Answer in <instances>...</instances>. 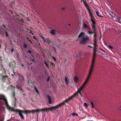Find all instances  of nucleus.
<instances>
[{
  "label": "nucleus",
  "instance_id": "nucleus-1",
  "mask_svg": "<svg viewBox=\"0 0 121 121\" xmlns=\"http://www.w3.org/2000/svg\"><path fill=\"white\" fill-rule=\"evenodd\" d=\"M4 104L6 107L9 110L11 111H16L19 113V115L22 119H24V118L22 113H24L27 114L31 112H33V110L30 111L25 110V111L21 110H17L15 111V110L11 108L9 105L5 97L3 95H0V104ZM0 121L1 120L0 119Z\"/></svg>",
  "mask_w": 121,
  "mask_h": 121
},
{
  "label": "nucleus",
  "instance_id": "nucleus-2",
  "mask_svg": "<svg viewBox=\"0 0 121 121\" xmlns=\"http://www.w3.org/2000/svg\"><path fill=\"white\" fill-rule=\"evenodd\" d=\"M87 82L85 81L84 82V83L80 87L79 89L77 87L78 91H81L84 89L86 85L87 84Z\"/></svg>",
  "mask_w": 121,
  "mask_h": 121
},
{
  "label": "nucleus",
  "instance_id": "nucleus-3",
  "mask_svg": "<svg viewBox=\"0 0 121 121\" xmlns=\"http://www.w3.org/2000/svg\"><path fill=\"white\" fill-rule=\"evenodd\" d=\"M77 94V92L75 93L74 95H72L71 97L68 99L65 100L64 102H62L61 104V105H64L65 104V103H67L68 101L69 100H70L72 99L73 97L75 96Z\"/></svg>",
  "mask_w": 121,
  "mask_h": 121
},
{
  "label": "nucleus",
  "instance_id": "nucleus-4",
  "mask_svg": "<svg viewBox=\"0 0 121 121\" xmlns=\"http://www.w3.org/2000/svg\"><path fill=\"white\" fill-rule=\"evenodd\" d=\"M93 71V70L90 69L89 74L87 77V78L86 79L85 81H86L87 82H88L89 79L91 77V75L92 74Z\"/></svg>",
  "mask_w": 121,
  "mask_h": 121
},
{
  "label": "nucleus",
  "instance_id": "nucleus-5",
  "mask_svg": "<svg viewBox=\"0 0 121 121\" xmlns=\"http://www.w3.org/2000/svg\"><path fill=\"white\" fill-rule=\"evenodd\" d=\"M47 109L45 108L44 109H38L36 110H33V112H43V111H47Z\"/></svg>",
  "mask_w": 121,
  "mask_h": 121
},
{
  "label": "nucleus",
  "instance_id": "nucleus-6",
  "mask_svg": "<svg viewBox=\"0 0 121 121\" xmlns=\"http://www.w3.org/2000/svg\"><path fill=\"white\" fill-rule=\"evenodd\" d=\"M59 105H57L56 106H54V107H52L50 108H46L47 109V110H50L51 111H52L54 109H58L59 108Z\"/></svg>",
  "mask_w": 121,
  "mask_h": 121
},
{
  "label": "nucleus",
  "instance_id": "nucleus-7",
  "mask_svg": "<svg viewBox=\"0 0 121 121\" xmlns=\"http://www.w3.org/2000/svg\"><path fill=\"white\" fill-rule=\"evenodd\" d=\"M92 28L94 30V36L95 38V40H96V30H97V28L95 26V25H93L92 26Z\"/></svg>",
  "mask_w": 121,
  "mask_h": 121
},
{
  "label": "nucleus",
  "instance_id": "nucleus-8",
  "mask_svg": "<svg viewBox=\"0 0 121 121\" xmlns=\"http://www.w3.org/2000/svg\"><path fill=\"white\" fill-rule=\"evenodd\" d=\"M57 31L54 29H52L50 31L51 34L53 36H55L57 34Z\"/></svg>",
  "mask_w": 121,
  "mask_h": 121
},
{
  "label": "nucleus",
  "instance_id": "nucleus-9",
  "mask_svg": "<svg viewBox=\"0 0 121 121\" xmlns=\"http://www.w3.org/2000/svg\"><path fill=\"white\" fill-rule=\"evenodd\" d=\"M88 40V39L87 38L85 37H83L82 38V40L80 42V43L84 44L86 43Z\"/></svg>",
  "mask_w": 121,
  "mask_h": 121
},
{
  "label": "nucleus",
  "instance_id": "nucleus-10",
  "mask_svg": "<svg viewBox=\"0 0 121 121\" xmlns=\"http://www.w3.org/2000/svg\"><path fill=\"white\" fill-rule=\"evenodd\" d=\"M95 58H93V60H92V63L91 64V66L90 68V69L93 70L94 68V66L95 64Z\"/></svg>",
  "mask_w": 121,
  "mask_h": 121
},
{
  "label": "nucleus",
  "instance_id": "nucleus-11",
  "mask_svg": "<svg viewBox=\"0 0 121 121\" xmlns=\"http://www.w3.org/2000/svg\"><path fill=\"white\" fill-rule=\"evenodd\" d=\"M65 80L66 84L67 85H69V80L68 78L66 76L65 77Z\"/></svg>",
  "mask_w": 121,
  "mask_h": 121
},
{
  "label": "nucleus",
  "instance_id": "nucleus-12",
  "mask_svg": "<svg viewBox=\"0 0 121 121\" xmlns=\"http://www.w3.org/2000/svg\"><path fill=\"white\" fill-rule=\"evenodd\" d=\"M46 40L47 41V42L48 43L50 46H52V45L53 44V43L48 39H47Z\"/></svg>",
  "mask_w": 121,
  "mask_h": 121
},
{
  "label": "nucleus",
  "instance_id": "nucleus-13",
  "mask_svg": "<svg viewBox=\"0 0 121 121\" xmlns=\"http://www.w3.org/2000/svg\"><path fill=\"white\" fill-rule=\"evenodd\" d=\"M97 49L96 48H94V53H93V58H95V56L96 55V52H97Z\"/></svg>",
  "mask_w": 121,
  "mask_h": 121
},
{
  "label": "nucleus",
  "instance_id": "nucleus-14",
  "mask_svg": "<svg viewBox=\"0 0 121 121\" xmlns=\"http://www.w3.org/2000/svg\"><path fill=\"white\" fill-rule=\"evenodd\" d=\"M47 97L48 99V103L49 104H51L52 103V99L51 97L49 95H47Z\"/></svg>",
  "mask_w": 121,
  "mask_h": 121
},
{
  "label": "nucleus",
  "instance_id": "nucleus-15",
  "mask_svg": "<svg viewBox=\"0 0 121 121\" xmlns=\"http://www.w3.org/2000/svg\"><path fill=\"white\" fill-rule=\"evenodd\" d=\"M74 80L75 82L77 83L78 82V78L76 76H75L74 77Z\"/></svg>",
  "mask_w": 121,
  "mask_h": 121
},
{
  "label": "nucleus",
  "instance_id": "nucleus-16",
  "mask_svg": "<svg viewBox=\"0 0 121 121\" xmlns=\"http://www.w3.org/2000/svg\"><path fill=\"white\" fill-rule=\"evenodd\" d=\"M88 9V12L89 13V14L90 16L91 17V18H93V16L92 12H91V10L89 9Z\"/></svg>",
  "mask_w": 121,
  "mask_h": 121
},
{
  "label": "nucleus",
  "instance_id": "nucleus-17",
  "mask_svg": "<svg viewBox=\"0 0 121 121\" xmlns=\"http://www.w3.org/2000/svg\"><path fill=\"white\" fill-rule=\"evenodd\" d=\"M87 30L88 33L90 34H91L94 33V32L93 31H91L88 28Z\"/></svg>",
  "mask_w": 121,
  "mask_h": 121
},
{
  "label": "nucleus",
  "instance_id": "nucleus-18",
  "mask_svg": "<svg viewBox=\"0 0 121 121\" xmlns=\"http://www.w3.org/2000/svg\"><path fill=\"white\" fill-rule=\"evenodd\" d=\"M83 4L85 5L86 7L88 9H89L88 7V5L87 3L85 1H84L83 0Z\"/></svg>",
  "mask_w": 121,
  "mask_h": 121
},
{
  "label": "nucleus",
  "instance_id": "nucleus-19",
  "mask_svg": "<svg viewBox=\"0 0 121 121\" xmlns=\"http://www.w3.org/2000/svg\"><path fill=\"white\" fill-rule=\"evenodd\" d=\"M97 15L99 17H103V16H102L101 15H99V12H98L97 11V10L96 11H95Z\"/></svg>",
  "mask_w": 121,
  "mask_h": 121
},
{
  "label": "nucleus",
  "instance_id": "nucleus-20",
  "mask_svg": "<svg viewBox=\"0 0 121 121\" xmlns=\"http://www.w3.org/2000/svg\"><path fill=\"white\" fill-rule=\"evenodd\" d=\"M84 105L85 108H87L88 104L86 103H84Z\"/></svg>",
  "mask_w": 121,
  "mask_h": 121
},
{
  "label": "nucleus",
  "instance_id": "nucleus-21",
  "mask_svg": "<svg viewBox=\"0 0 121 121\" xmlns=\"http://www.w3.org/2000/svg\"><path fill=\"white\" fill-rule=\"evenodd\" d=\"M84 34V33L83 32H81L79 35L78 36V38H80L82 37L83 35Z\"/></svg>",
  "mask_w": 121,
  "mask_h": 121
},
{
  "label": "nucleus",
  "instance_id": "nucleus-22",
  "mask_svg": "<svg viewBox=\"0 0 121 121\" xmlns=\"http://www.w3.org/2000/svg\"><path fill=\"white\" fill-rule=\"evenodd\" d=\"M42 39H43V40L44 41V42H47V41H46V39L47 38H46V39H45V37L43 36H42L41 37Z\"/></svg>",
  "mask_w": 121,
  "mask_h": 121
},
{
  "label": "nucleus",
  "instance_id": "nucleus-23",
  "mask_svg": "<svg viewBox=\"0 0 121 121\" xmlns=\"http://www.w3.org/2000/svg\"><path fill=\"white\" fill-rule=\"evenodd\" d=\"M91 103L92 106V108H94V103L92 102H91Z\"/></svg>",
  "mask_w": 121,
  "mask_h": 121
},
{
  "label": "nucleus",
  "instance_id": "nucleus-24",
  "mask_svg": "<svg viewBox=\"0 0 121 121\" xmlns=\"http://www.w3.org/2000/svg\"><path fill=\"white\" fill-rule=\"evenodd\" d=\"M91 20L93 25H95V21L93 20V18H91Z\"/></svg>",
  "mask_w": 121,
  "mask_h": 121
},
{
  "label": "nucleus",
  "instance_id": "nucleus-25",
  "mask_svg": "<svg viewBox=\"0 0 121 121\" xmlns=\"http://www.w3.org/2000/svg\"><path fill=\"white\" fill-rule=\"evenodd\" d=\"M83 26L85 28H87L88 29V27H87V26L86 24H83Z\"/></svg>",
  "mask_w": 121,
  "mask_h": 121
},
{
  "label": "nucleus",
  "instance_id": "nucleus-26",
  "mask_svg": "<svg viewBox=\"0 0 121 121\" xmlns=\"http://www.w3.org/2000/svg\"><path fill=\"white\" fill-rule=\"evenodd\" d=\"M108 48L111 50H112L113 49V48L111 46H108Z\"/></svg>",
  "mask_w": 121,
  "mask_h": 121
},
{
  "label": "nucleus",
  "instance_id": "nucleus-27",
  "mask_svg": "<svg viewBox=\"0 0 121 121\" xmlns=\"http://www.w3.org/2000/svg\"><path fill=\"white\" fill-rule=\"evenodd\" d=\"M45 63L47 67L48 68H49L48 64L46 62H45Z\"/></svg>",
  "mask_w": 121,
  "mask_h": 121
},
{
  "label": "nucleus",
  "instance_id": "nucleus-28",
  "mask_svg": "<svg viewBox=\"0 0 121 121\" xmlns=\"http://www.w3.org/2000/svg\"><path fill=\"white\" fill-rule=\"evenodd\" d=\"M94 46L95 47L94 48H95L97 49L96 47H97V44L95 43L94 44Z\"/></svg>",
  "mask_w": 121,
  "mask_h": 121
},
{
  "label": "nucleus",
  "instance_id": "nucleus-29",
  "mask_svg": "<svg viewBox=\"0 0 121 121\" xmlns=\"http://www.w3.org/2000/svg\"><path fill=\"white\" fill-rule=\"evenodd\" d=\"M4 32L5 33V34L6 36L7 37H8V36L7 32L6 31H5Z\"/></svg>",
  "mask_w": 121,
  "mask_h": 121
},
{
  "label": "nucleus",
  "instance_id": "nucleus-30",
  "mask_svg": "<svg viewBox=\"0 0 121 121\" xmlns=\"http://www.w3.org/2000/svg\"><path fill=\"white\" fill-rule=\"evenodd\" d=\"M50 64L52 66H53L55 65L52 62H50Z\"/></svg>",
  "mask_w": 121,
  "mask_h": 121
},
{
  "label": "nucleus",
  "instance_id": "nucleus-31",
  "mask_svg": "<svg viewBox=\"0 0 121 121\" xmlns=\"http://www.w3.org/2000/svg\"><path fill=\"white\" fill-rule=\"evenodd\" d=\"M16 87L17 88L18 90L21 89V87L20 86H16Z\"/></svg>",
  "mask_w": 121,
  "mask_h": 121
},
{
  "label": "nucleus",
  "instance_id": "nucleus-32",
  "mask_svg": "<svg viewBox=\"0 0 121 121\" xmlns=\"http://www.w3.org/2000/svg\"><path fill=\"white\" fill-rule=\"evenodd\" d=\"M26 39H27V40L28 41L30 42H32L28 38H27Z\"/></svg>",
  "mask_w": 121,
  "mask_h": 121
},
{
  "label": "nucleus",
  "instance_id": "nucleus-33",
  "mask_svg": "<svg viewBox=\"0 0 121 121\" xmlns=\"http://www.w3.org/2000/svg\"><path fill=\"white\" fill-rule=\"evenodd\" d=\"M24 47L25 48H26L27 47V45L25 43H24Z\"/></svg>",
  "mask_w": 121,
  "mask_h": 121
},
{
  "label": "nucleus",
  "instance_id": "nucleus-34",
  "mask_svg": "<svg viewBox=\"0 0 121 121\" xmlns=\"http://www.w3.org/2000/svg\"><path fill=\"white\" fill-rule=\"evenodd\" d=\"M80 91H78V93H79V94H80V95L81 96V97H82V95L81 93L80 92Z\"/></svg>",
  "mask_w": 121,
  "mask_h": 121
},
{
  "label": "nucleus",
  "instance_id": "nucleus-35",
  "mask_svg": "<svg viewBox=\"0 0 121 121\" xmlns=\"http://www.w3.org/2000/svg\"><path fill=\"white\" fill-rule=\"evenodd\" d=\"M53 59L55 61L56 60V58L54 57H52Z\"/></svg>",
  "mask_w": 121,
  "mask_h": 121
},
{
  "label": "nucleus",
  "instance_id": "nucleus-36",
  "mask_svg": "<svg viewBox=\"0 0 121 121\" xmlns=\"http://www.w3.org/2000/svg\"><path fill=\"white\" fill-rule=\"evenodd\" d=\"M76 115V114L74 113H73L72 114V115L73 116H74Z\"/></svg>",
  "mask_w": 121,
  "mask_h": 121
},
{
  "label": "nucleus",
  "instance_id": "nucleus-37",
  "mask_svg": "<svg viewBox=\"0 0 121 121\" xmlns=\"http://www.w3.org/2000/svg\"><path fill=\"white\" fill-rule=\"evenodd\" d=\"M34 88L35 91H36L37 90L35 87L34 86Z\"/></svg>",
  "mask_w": 121,
  "mask_h": 121
},
{
  "label": "nucleus",
  "instance_id": "nucleus-38",
  "mask_svg": "<svg viewBox=\"0 0 121 121\" xmlns=\"http://www.w3.org/2000/svg\"><path fill=\"white\" fill-rule=\"evenodd\" d=\"M27 52H29L30 53H31V52L29 50H28V51Z\"/></svg>",
  "mask_w": 121,
  "mask_h": 121
},
{
  "label": "nucleus",
  "instance_id": "nucleus-39",
  "mask_svg": "<svg viewBox=\"0 0 121 121\" xmlns=\"http://www.w3.org/2000/svg\"><path fill=\"white\" fill-rule=\"evenodd\" d=\"M10 51L12 52L13 51V49H11L10 50Z\"/></svg>",
  "mask_w": 121,
  "mask_h": 121
},
{
  "label": "nucleus",
  "instance_id": "nucleus-40",
  "mask_svg": "<svg viewBox=\"0 0 121 121\" xmlns=\"http://www.w3.org/2000/svg\"><path fill=\"white\" fill-rule=\"evenodd\" d=\"M35 91L37 93H39V91L37 90H36V91Z\"/></svg>",
  "mask_w": 121,
  "mask_h": 121
},
{
  "label": "nucleus",
  "instance_id": "nucleus-41",
  "mask_svg": "<svg viewBox=\"0 0 121 121\" xmlns=\"http://www.w3.org/2000/svg\"><path fill=\"white\" fill-rule=\"evenodd\" d=\"M65 9V8H62V9H61V10H64Z\"/></svg>",
  "mask_w": 121,
  "mask_h": 121
},
{
  "label": "nucleus",
  "instance_id": "nucleus-42",
  "mask_svg": "<svg viewBox=\"0 0 121 121\" xmlns=\"http://www.w3.org/2000/svg\"><path fill=\"white\" fill-rule=\"evenodd\" d=\"M30 33H32V35H33V33H32V32H31V31H30Z\"/></svg>",
  "mask_w": 121,
  "mask_h": 121
},
{
  "label": "nucleus",
  "instance_id": "nucleus-43",
  "mask_svg": "<svg viewBox=\"0 0 121 121\" xmlns=\"http://www.w3.org/2000/svg\"><path fill=\"white\" fill-rule=\"evenodd\" d=\"M3 27H4L5 28H6V27H5V26L4 25H3Z\"/></svg>",
  "mask_w": 121,
  "mask_h": 121
},
{
  "label": "nucleus",
  "instance_id": "nucleus-44",
  "mask_svg": "<svg viewBox=\"0 0 121 121\" xmlns=\"http://www.w3.org/2000/svg\"><path fill=\"white\" fill-rule=\"evenodd\" d=\"M118 22L119 23H121V22H120V20H119L118 21Z\"/></svg>",
  "mask_w": 121,
  "mask_h": 121
},
{
  "label": "nucleus",
  "instance_id": "nucleus-45",
  "mask_svg": "<svg viewBox=\"0 0 121 121\" xmlns=\"http://www.w3.org/2000/svg\"><path fill=\"white\" fill-rule=\"evenodd\" d=\"M33 38L34 39H36V38H35V36H33Z\"/></svg>",
  "mask_w": 121,
  "mask_h": 121
},
{
  "label": "nucleus",
  "instance_id": "nucleus-46",
  "mask_svg": "<svg viewBox=\"0 0 121 121\" xmlns=\"http://www.w3.org/2000/svg\"><path fill=\"white\" fill-rule=\"evenodd\" d=\"M88 47H90V48H92V47H91L90 46V45H88Z\"/></svg>",
  "mask_w": 121,
  "mask_h": 121
},
{
  "label": "nucleus",
  "instance_id": "nucleus-47",
  "mask_svg": "<svg viewBox=\"0 0 121 121\" xmlns=\"http://www.w3.org/2000/svg\"><path fill=\"white\" fill-rule=\"evenodd\" d=\"M49 78L48 77V79H47V81H48L49 80Z\"/></svg>",
  "mask_w": 121,
  "mask_h": 121
},
{
  "label": "nucleus",
  "instance_id": "nucleus-48",
  "mask_svg": "<svg viewBox=\"0 0 121 121\" xmlns=\"http://www.w3.org/2000/svg\"><path fill=\"white\" fill-rule=\"evenodd\" d=\"M101 49V50L103 52H105L103 50L101 49Z\"/></svg>",
  "mask_w": 121,
  "mask_h": 121
},
{
  "label": "nucleus",
  "instance_id": "nucleus-49",
  "mask_svg": "<svg viewBox=\"0 0 121 121\" xmlns=\"http://www.w3.org/2000/svg\"><path fill=\"white\" fill-rule=\"evenodd\" d=\"M76 115V116H78V115L77 114H76V115Z\"/></svg>",
  "mask_w": 121,
  "mask_h": 121
},
{
  "label": "nucleus",
  "instance_id": "nucleus-50",
  "mask_svg": "<svg viewBox=\"0 0 121 121\" xmlns=\"http://www.w3.org/2000/svg\"><path fill=\"white\" fill-rule=\"evenodd\" d=\"M68 25L69 26H70V24H68Z\"/></svg>",
  "mask_w": 121,
  "mask_h": 121
},
{
  "label": "nucleus",
  "instance_id": "nucleus-51",
  "mask_svg": "<svg viewBox=\"0 0 121 121\" xmlns=\"http://www.w3.org/2000/svg\"><path fill=\"white\" fill-rule=\"evenodd\" d=\"M22 66H23V64H22Z\"/></svg>",
  "mask_w": 121,
  "mask_h": 121
},
{
  "label": "nucleus",
  "instance_id": "nucleus-52",
  "mask_svg": "<svg viewBox=\"0 0 121 121\" xmlns=\"http://www.w3.org/2000/svg\"><path fill=\"white\" fill-rule=\"evenodd\" d=\"M13 72L15 74V73L14 72V70H13Z\"/></svg>",
  "mask_w": 121,
  "mask_h": 121
},
{
  "label": "nucleus",
  "instance_id": "nucleus-53",
  "mask_svg": "<svg viewBox=\"0 0 121 121\" xmlns=\"http://www.w3.org/2000/svg\"><path fill=\"white\" fill-rule=\"evenodd\" d=\"M4 77H7V76H5H5H4H4H3V78H4Z\"/></svg>",
  "mask_w": 121,
  "mask_h": 121
},
{
  "label": "nucleus",
  "instance_id": "nucleus-54",
  "mask_svg": "<svg viewBox=\"0 0 121 121\" xmlns=\"http://www.w3.org/2000/svg\"><path fill=\"white\" fill-rule=\"evenodd\" d=\"M21 22H23V21H21Z\"/></svg>",
  "mask_w": 121,
  "mask_h": 121
},
{
  "label": "nucleus",
  "instance_id": "nucleus-55",
  "mask_svg": "<svg viewBox=\"0 0 121 121\" xmlns=\"http://www.w3.org/2000/svg\"><path fill=\"white\" fill-rule=\"evenodd\" d=\"M96 110V111H97V112H98V111L97 110Z\"/></svg>",
  "mask_w": 121,
  "mask_h": 121
},
{
  "label": "nucleus",
  "instance_id": "nucleus-56",
  "mask_svg": "<svg viewBox=\"0 0 121 121\" xmlns=\"http://www.w3.org/2000/svg\"><path fill=\"white\" fill-rule=\"evenodd\" d=\"M12 76L13 75V74H12Z\"/></svg>",
  "mask_w": 121,
  "mask_h": 121
},
{
  "label": "nucleus",
  "instance_id": "nucleus-57",
  "mask_svg": "<svg viewBox=\"0 0 121 121\" xmlns=\"http://www.w3.org/2000/svg\"><path fill=\"white\" fill-rule=\"evenodd\" d=\"M120 33H121V31L120 32Z\"/></svg>",
  "mask_w": 121,
  "mask_h": 121
},
{
  "label": "nucleus",
  "instance_id": "nucleus-58",
  "mask_svg": "<svg viewBox=\"0 0 121 121\" xmlns=\"http://www.w3.org/2000/svg\"><path fill=\"white\" fill-rule=\"evenodd\" d=\"M105 44H106V43H105Z\"/></svg>",
  "mask_w": 121,
  "mask_h": 121
}]
</instances>
